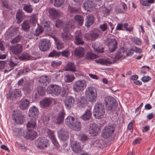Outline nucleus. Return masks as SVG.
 <instances>
[{"instance_id":"56","label":"nucleus","mask_w":155,"mask_h":155,"mask_svg":"<svg viewBox=\"0 0 155 155\" xmlns=\"http://www.w3.org/2000/svg\"><path fill=\"white\" fill-rule=\"evenodd\" d=\"M63 24V22L59 19H57L55 21V26L57 28H60Z\"/></svg>"},{"instance_id":"44","label":"nucleus","mask_w":155,"mask_h":155,"mask_svg":"<svg viewBox=\"0 0 155 155\" xmlns=\"http://www.w3.org/2000/svg\"><path fill=\"white\" fill-rule=\"evenodd\" d=\"M97 56L91 52H88L86 55V57L87 59H94L97 58Z\"/></svg>"},{"instance_id":"52","label":"nucleus","mask_w":155,"mask_h":155,"mask_svg":"<svg viewBox=\"0 0 155 155\" xmlns=\"http://www.w3.org/2000/svg\"><path fill=\"white\" fill-rule=\"evenodd\" d=\"M44 31L43 28L41 27H38L35 30V33L34 35L36 36H38L42 33Z\"/></svg>"},{"instance_id":"49","label":"nucleus","mask_w":155,"mask_h":155,"mask_svg":"<svg viewBox=\"0 0 155 155\" xmlns=\"http://www.w3.org/2000/svg\"><path fill=\"white\" fill-rule=\"evenodd\" d=\"M64 2V0H55L54 5L56 7H60L62 5Z\"/></svg>"},{"instance_id":"7","label":"nucleus","mask_w":155,"mask_h":155,"mask_svg":"<svg viewBox=\"0 0 155 155\" xmlns=\"http://www.w3.org/2000/svg\"><path fill=\"white\" fill-rule=\"evenodd\" d=\"M115 128L113 126H108L104 128L102 133V136L105 138L111 136Z\"/></svg>"},{"instance_id":"14","label":"nucleus","mask_w":155,"mask_h":155,"mask_svg":"<svg viewBox=\"0 0 155 155\" xmlns=\"http://www.w3.org/2000/svg\"><path fill=\"white\" fill-rule=\"evenodd\" d=\"M59 137L62 141H65L68 139L69 137L68 131L64 129H61L58 130Z\"/></svg>"},{"instance_id":"54","label":"nucleus","mask_w":155,"mask_h":155,"mask_svg":"<svg viewBox=\"0 0 155 155\" xmlns=\"http://www.w3.org/2000/svg\"><path fill=\"white\" fill-rule=\"evenodd\" d=\"M21 96V91L20 90L17 89L15 90L14 97L16 98L18 97H20Z\"/></svg>"},{"instance_id":"18","label":"nucleus","mask_w":155,"mask_h":155,"mask_svg":"<svg viewBox=\"0 0 155 155\" xmlns=\"http://www.w3.org/2000/svg\"><path fill=\"white\" fill-rule=\"evenodd\" d=\"M117 43L115 39H111L108 43V46L110 52L115 51L117 48Z\"/></svg>"},{"instance_id":"17","label":"nucleus","mask_w":155,"mask_h":155,"mask_svg":"<svg viewBox=\"0 0 155 155\" xmlns=\"http://www.w3.org/2000/svg\"><path fill=\"white\" fill-rule=\"evenodd\" d=\"M36 117L31 118L26 124L28 130H31L36 128Z\"/></svg>"},{"instance_id":"28","label":"nucleus","mask_w":155,"mask_h":155,"mask_svg":"<svg viewBox=\"0 0 155 155\" xmlns=\"http://www.w3.org/2000/svg\"><path fill=\"white\" fill-rule=\"evenodd\" d=\"M87 101L85 97L83 96H80L78 98L77 104L81 107H84L86 106Z\"/></svg>"},{"instance_id":"57","label":"nucleus","mask_w":155,"mask_h":155,"mask_svg":"<svg viewBox=\"0 0 155 155\" xmlns=\"http://www.w3.org/2000/svg\"><path fill=\"white\" fill-rule=\"evenodd\" d=\"M124 53L127 56H131L133 54L134 50L133 48L130 49L128 51H124Z\"/></svg>"},{"instance_id":"31","label":"nucleus","mask_w":155,"mask_h":155,"mask_svg":"<svg viewBox=\"0 0 155 155\" xmlns=\"http://www.w3.org/2000/svg\"><path fill=\"white\" fill-rule=\"evenodd\" d=\"M75 120L76 119L74 117L69 116L65 120V124L70 127Z\"/></svg>"},{"instance_id":"21","label":"nucleus","mask_w":155,"mask_h":155,"mask_svg":"<svg viewBox=\"0 0 155 155\" xmlns=\"http://www.w3.org/2000/svg\"><path fill=\"white\" fill-rule=\"evenodd\" d=\"M81 127V122L77 119H76L75 121L70 127L73 130L76 131L80 130Z\"/></svg>"},{"instance_id":"64","label":"nucleus","mask_w":155,"mask_h":155,"mask_svg":"<svg viewBox=\"0 0 155 155\" xmlns=\"http://www.w3.org/2000/svg\"><path fill=\"white\" fill-rule=\"evenodd\" d=\"M75 38H82V34L80 31H77L75 33Z\"/></svg>"},{"instance_id":"42","label":"nucleus","mask_w":155,"mask_h":155,"mask_svg":"<svg viewBox=\"0 0 155 155\" xmlns=\"http://www.w3.org/2000/svg\"><path fill=\"white\" fill-rule=\"evenodd\" d=\"M74 79V77L72 75L68 74L66 75L64 77V80L66 82H70L73 81Z\"/></svg>"},{"instance_id":"32","label":"nucleus","mask_w":155,"mask_h":155,"mask_svg":"<svg viewBox=\"0 0 155 155\" xmlns=\"http://www.w3.org/2000/svg\"><path fill=\"white\" fill-rule=\"evenodd\" d=\"M65 71H70L73 72L76 71L75 67L74 64L72 62H69L66 65L65 69Z\"/></svg>"},{"instance_id":"12","label":"nucleus","mask_w":155,"mask_h":155,"mask_svg":"<svg viewBox=\"0 0 155 155\" xmlns=\"http://www.w3.org/2000/svg\"><path fill=\"white\" fill-rule=\"evenodd\" d=\"M89 133L92 136H96L100 130L99 127L96 124L93 123L89 125Z\"/></svg>"},{"instance_id":"29","label":"nucleus","mask_w":155,"mask_h":155,"mask_svg":"<svg viewBox=\"0 0 155 155\" xmlns=\"http://www.w3.org/2000/svg\"><path fill=\"white\" fill-rule=\"evenodd\" d=\"M49 13L50 16L53 18L57 17L59 14L58 11L54 8H50L49 10Z\"/></svg>"},{"instance_id":"58","label":"nucleus","mask_w":155,"mask_h":155,"mask_svg":"<svg viewBox=\"0 0 155 155\" xmlns=\"http://www.w3.org/2000/svg\"><path fill=\"white\" fill-rule=\"evenodd\" d=\"M50 138L51 140L53 143L55 147H58V146L59 144L57 141L54 136H53V137H50Z\"/></svg>"},{"instance_id":"15","label":"nucleus","mask_w":155,"mask_h":155,"mask_svg":"<svg viewBox=\"0 0 155 155\" xmlns=\"http://www.w3.org/2000/svg\"><path fill=\"white\" fill-rule=\"evenodd\" d=\"M74 101L73 98L71 96L66 97L64 101L65 106L68 109H70L74 103Z\"/></svg>"},{"instance_id":"27","label":"nucleus","mask_w":155,"mask_h":155,"mask_svg":"<svg viewBox=\"0 0 155 155\" xmlns=\"http://www.w3.org/2000/svg\"><path fill=\"white\" fill-rule=\"evenodd\" d=\"M64 113L63 112H61L55 119L54 120V122L58 124H60L62 123L64 121Z\"/></svg>"},{"instance_id":"60","label":"nucleus","mask_w":155,"mask_h":155,"mask_svg":"<svg viewBox=\"0 0 155 155\" xmlns=\"http://www.w3.org/2000/svg\"><path fill=\"white\" fill-rule=\"evenodd\" d=\"M37 15L36 14H33L31 15L30 20L33 23H35L37 21Z\"/></svg>"},{"instance_id":"61","label":"nucleus","mask_w":155,"mask_h":155,"mask_svg":"<svg viewBox=\"0 0 155 155\" xmlns=\"http://www.w3.org/2000/svg\"><path fill=\"white\" fill-rule=\"evenodd\" d=\"M102 12L105 15H108L110 13V10L105 7H102Z\"/></svg>"},{"instance_id":"10","label":"nucleus","mask_w":155,"mask_h":155,"mask_svg":"<svg viewBox=\"0 0 155 155\" xmlns=\"http://www.w3.org/2000/svg\"><path fill=\"white\" fill-rule=\"evenodd\" d=\"M14 113L15 118H14V120H15V122L18 124H22L24 122L25 115H23L19 110H14Z\"/></svg>"},{"instance_id":"38","label":"nucleus","mask_w":155,"mask_h":155,"mask_svg":"<svg viewBox=\"0 0 155 155\" xmlns=\"http://www.w3.org/2000/svg\"><path fill=\"white\" fill-rule=\"evenodd\" d=\"M39 82L41 84L47 85L49 83V81L48 80V77L46 76H41L39 80Z\"/></svg>"},{"instance_id":"25","label":"nucleus","mask_w":155,"mask_h":155,"mask_svg":"<svg viewBox=\"0 0 155 155\" xmlns=\"http://www.w3.org/2000/svg\"><path fill=\"white\" fill-rule=\"evenodd\" d=\"M74 54L77 57H82L84 54V49L81 47L76 48L74 52Z\"/></svg>"},{"instance_id":"51","label":"nucleus","mask_w":155,"mask_h":155,"mask_svg":"<svg viewBox=\"0 0 155 155\" xmlns=\"http://www.w3.org/2000/svg\"><path fill=\"white\" fill-rule=\"evenodd\" d=\"M20 58L22 60H31L32 59L31 57L28 53H24Z\"/></svg>"},{"instance_id":"33","label":"nucleus","mask_w":155,"mask_h":155,"mask_svg":"<svg viewBox=\"0 0 155 155\" xmlns=\"http://www.w3.org/2000/svg\"><path fill=\"white\" fill-rule=\"evenodd\" d=\"M91 111L89 110H87L81 118L85 121L89 120L91 117Z\"/></svg>"},{"instance_id":"22","label":"nucleus","mask_w":155,"mask_h":155,"mask_svg":"<svg viewBox=\"0 0 155 155\" xmlns=\"http://www.w3.org/2000/svg\"><path fill=\"white\" fill-rule=\"evenodd\" d=\"M111 61L109 58L101 59L99 60H96V61L97 63H100L102 65H109L112 63H113L114 60L112 59Z\"/></svg>"},{"instance_id":"23","label":"nucleus","mask_w":155,"mask_h":155,"mask_svg":"<svg viewBox=\"0 0 155 155\" xmlns=\"http://www.w3.org/2000/svg\"><path fill=\"white\" fill-rule=\"evenodd\" d=\"M86 20L85 25L87 27H89L93 23L94 18L93 15H89L86 16Z\"/></svg>"},{"instance_id":"46","label":"nucleus","mask_w":155,"mask_h":155,"mask_svg":"<svg viewBox=\"0 0 155 155\" xmlns=\"http://www.w3.org/2000/svg\"><path fill=\"white\" fill-rule=\"evenodd\" d=\"M62 64V62L60 61H54L51 64V66L54 68H56L59 67Z\"/></svg>"},{"instance_id":"59","label":"nucleus","mask_w":155,"mask_h":155,"mask_svg":"<svg viewBox=\"0 0 155 155\" xmlns=\"http://www.w3.org/2000/svg\"><path fill=\"white\" fill-rule=\"evenodd\" d=\"M99 28L102 31H105L107 28V24L106 23L100 25Z\"/></svg>"},{"instance_id":"5","label":"nucleus","mask_w":155,"mask_h":155,"mask_svg":"<svg viewBox=\"0 0 155 155\" xmlns=\"http://www.w3.org/2000/svg\"><path fill=\"white\" fill-rule=\"evenodd\" d=\"M106 106L108 110H114L116 108L117 105L115 99L111 97H107L105 98Z\"/></svg>"},{"instance_id":"11","label":"nucleus","mask_w":155,"mask_h":155,"mask_svg":"<svg viewBox=\"0 0 155 155\" xmlns=\"http://www.w3.org/2000/svg\"><path fill=\"white\" fill-rule=\"evenodd\" d=\"M9 50L13 54L19 55L22 51V45L18 44L16 45L11 46L9 47Z\"/></svg>"},{"instance_id":"8","label":"nucleus","mask_w":155,"mask_h":155,"mask_svg":"<svg viewBox=\"0 0 155 155\" xmlns=\"http://www.w3.org/2000/svg\"><path fill=\"white\" fill-rule=\"evenodd\" d=\"M51 47L50 41L46 39L41 40L39 44L40 49L42 51H45L49 50Z\"/></svg>"},{"instance_id":"62","label":"nucleus","mask_w":155,"mask_h":155,"mask_svg":"<svg viewBox=\"0 0 155 155\" xmlns=\"http://www.w3.org/2000/svg\"><path fill=\"white\" fill-rule=\"evenodd\" d=\"M132 40L136 45H139L141 44L140 41L137 38L134 37L132 38Z\"/></svg>"},{"instance_id":"1","label":"nucleus","mask_w":155,"mask_h":155,"mask_svg":"<svg viewBox=\"0 0 155 155\" xmlns=\"http://www.w3.org/2000/svg\"><path fill=\"white\" fill-rule=\"evenodd\" d=\"M74 25L69 23H67L63 28V32L61 34V37L64 41H67L73 39V36L70 32L72 31L75 28Z\"/></svg>"},{"instance_id":"19","label":"nucleus","mask_w":155,"mask_h":155,"mask_svg":"<svg viewBox=\"0 0 155 155\" xmlns=\"http://www.w3.org/2000/svg\"><path fill=\"white\" fill-rule=\"evenodd\" d=\"M83 6L85 10L87 11H91L95 8V4L92 1L88 0L84 2Z\"/></svg>"},{"instance_id":"34","label":"nucleus","mask_w":155,"mask_h":155,"mask_svg":"<svg viewBox=\"0 0 155 155\" xmlns=\"http://www.w3.org/2000/svg\"><path fill=\"white\" fill-rule=\"evenodd\" d=\"M74 21L79 25L81 26L82 25L84 21V18L81 16L78 15H76L74 16Z\"/></svg>"},{"instance_id":"39","label":"nucleus","mask_w":155,"mask_h":155,"mask_svg":"<svg viewBox=\"0 0 155 155\" xmlns=\"http://www.w3.org/2000/svg\"><path fill=\"white\" fill-rule=\"evenodd\" d=\"M92 47L97 52L103 53V48H102L101 49L99 47L98 44L96 43H94L92 44Z\"/></svg>"},{"instance_id":"40","label":"nucleus","mask_w":155,"mask_h":155,"mask_svg":"<svg viewBox=\"0 0 155 155\" xmlns=\"http://www.w3.org/2000/svg\"><path fill=\"white\" fill-rule=\"evenodd\" d=\"M125 54L124 52V51L123 50H120L116 55V58L117 59L121 58L123 59L125 57Z\"/></svg>"},{"instance_id":"13","label":"nucleus","mask_w":155,"mask_h":155,"mask_svg":"<svg viewBox=\"0 0 155 155\" xmlns=\"http://www.w3.org/2000/svg\"><path fill=\"white\" fill-rule=\"evenodd\" d=\"M23 136L27 139L34 140L37 137V134L36 132L32 130H28L27 131L24 132Z\"/></svg>"},{"instance_id":"9","label":"nucleus","mask_w":155,"mask_h":155,"mask_svg":"<svg viewBox=\"0 0 155 155\" xmlns=\"http://www.w3.org/2000/svg\"><path fill=\"white\" fill-rule=\"evenodd\" d=\"M48 140L45 137H39L36 142L37 147L39 149H44L47 147Z\"/></svg>"},{"instance_id":"63","label":"nucleus","mask_w":155,"mask_h":155,"mask_svg":"<svg viewBox=\"0 0 155 155\" xmlns=\"http://www.w3.org/2000/svg\"><path fill=\"white\" fill-rule=\"evenodd\" d=\"M151 79L150 77L149 76H143L141 80L144 82L148 81Z\"/></svg>"},{"instance_id":"36","label":"nucleus","mask_w":155,"mask_h":155,"mask_svg":"<svg viewBox=\"0 0 155 155\" xmlns=\"http://www.w3.org/2000/svg\"><path fill=\"white\" fill-rule=\"evenodd\" d=\"M24 15L23 12L19 11L16 13V18L18 20L17 22L20 23L24 18Z\"/></svg>"},{"instance_id":"26","label":"nucleus","mask_w":155,"mask_h":155,"mask_svg":"<svg viewBox=\"0 0 155 155\" xmlns=\"http://www.w3.org/2000/svg\"><path fill=\"white\" fill-rule=\"evenodd\" d=\"M30 104V102L27 99L21 101L19 105L20 108L22 110L26 109Z\"/></svg>"},{"instance_id":"24","label":"nucleus","mask_w":155,"mask_h":155,"mask_svg":"<svg viewBox=\"0 0 155 155\" xmlns=\"http://www.w3.org/2000/svg\"><path fill=\"white\" fill-rule=\"evenodd\" d=\"M51 104V101L49 98H46L40 102V105L42 108L49 106Z\"/></svg>"},{"instance_id":"50","label":"nucleus","mask_w":155,"mask_h":155,"mask_svg":"<svg viewBox=\"0 0 155 155\" xmlns=\"http://www.w3.org/2000/svg\"><path fill=\"white\" fill-rule=\"evenodd\" d=\"M74 43L75 44L77 45H82L84 44L82 38H76Z\"/></svg>"},{"instance_id":"55","label":"nucleus","mask_w":155,"mask_h":155,"mask_svg":"<svg viewBox=\"0 0 155 155\" xmlns=\"http://www.w3.org/2000/svg\"><path fill=\"white\" fill-rule=\"evenodd\" d=\"M19 28L16 27L13 29L10 32V35L11 36H14L16 35L18 31Z\"/></svg>"},{"instance_id":"41","label":"nucleus","mask_w":155,"mask_h":155,"mask_svg":"<svg viewBox=\"0 0 155 155\" xmlns=\"http://www.w3.org/2000/svg\"><path fill=\"white\" fill-rule=\"evenodd\" d=\"M37 91L38 94L41 96L45 95L46 92V89L43 87L39 86L38 87Z\"/></svg>"},{"instance_id":"2","label":"nucleus","mask_w":155,"mask_h":155,"mask_svg":"<svg viewBox=\"0 0 155 155\" xmlns=\"http://www.w3.org/2000/svg\"><path fill=\"white\" fill-rule=\"evenodd\" d=\"M105 113L104 105L100 102H97L94 106L93 111L94 116L96 119H100L103 118Z\"/></svg>"},{"instance_id":"6","label":"nucleus","mask_w":155,"mask_h":155,"mask_svg":"<svg viewBox=\"0 0 155 155\" xmlns=\"http://www.w3.org/2000/svg\"><path fill=\"white\" fill-rule=\"evenodd\" d=\"M47 92L49 93L58 96L60 94L62 91L61 87L58 85H52L48 86L47 88Z\"/></svg>"},{"instance_id":"47","label":"nucleus","mask_w":155,"mask_h":155,"mask_svg":"<svg viewBox=\"0 0 155 155\" xmlns=\"http://www.w3.org/2000/svg\"><path fill=\"white\" fill-rule=\"evenodd\" d=\"M61 52H57L55 51H53L50 53L48 56L51 57H58L61 54Z\"/></svg>"},{"instance_id":"30","label":"nucleus","mask_w":155,"mask_h":155,"mask_svg":"<svg viewBox=\"0 0 155 155\" xmlns=\"http://www.w3.org/2000/svg\"><path fill=\"white\" fill-rule=\"evenodd\" d=\"M30 22L26 20L23 21L21 24V29L24 31L27 32L29 31L30 28Z\"/></svg>"},{"instance_id":"37","label":"nucleus","mask_w":155,"mask_h":155,"mask_svg":"<svg viewBox=\"0 0 155 155\" xmlns=\"http://www.w3.org/2000/svg\"><path fill=\"white\" fill-rule=\"evenodd\" d=\"M45 28H46L47 30L48 31L52 30L53 28L54 27V25L51 24L49 21H45L44 23Z\"/></svg>"},{"instance_id":"4","label":"nucleus","mask_w":155,"mask_h":155,"mask_svg":"<svg viewBox=\"0 0 155 155\" xmlns=\"http://www.w3.org/2000/svg\"><path fill=\"white\" fill-rule=\"evenodd\" d=\"M87 86V83L84 80H78L75 82L73 87V90L76 92L83 91Z\"/></svg>"},{"instance_id":"16","label":"nucleus","mask_w":155,"mask_h":155,"mask_svg":"<svg viewBox=\"0 0 155 155\" xmlns=\"http://www.w3.org/2000/svg\"><path fill=\"white\" fill-rule=\"evenodd\" d=\"M71 147L73 152L76 153H80L82 152V147L78 143L75 142L72 143Z\"/></svg>"},{"instance_id":"48","label":"nucleus","mask_w":155,"mask_h":155,"mask_svg":"<svg viewBox=\"0 0 155 155\" xmlns=\"http://www.w3.org/2000/svg\"><path fill=\"white\" fill-rule=\"evenodd\" d=\"M21 37L20 35H18L10 41L12 44H15L17 43L18 42L21 41Z\"/></svg>"},{"instance_id":"53","label":"nucleus","mask_w":155,"mask_h":155,"mask_svg":"<svg viewBox=\"0 0 155 155\" xmlns=\"http://www.w3.org/2000/svg\"><path fill=\"white\" fill-rule=\"evenodd\" d=\"M23 90L27 93H29L31 91L30 84L28 83L27 84H25Z\"/></svg>"},{"instance_id":"20","label":"nucleus","mask_w":155,"mask_h":155,"mask_svg":"<svg viewBox=\"0 0 155 155\" xmlns=\"http://www.w3.org/2000/svg\"><path fill=\"white\" fill-rule=\"evenodd\" d=\"M38 114V110L36 107L33 106L30 108L28 113L29 116L30 117H31V118L36 117L37 119Z\"/></svg>"},{"instance_id":"3","label":"nucleus","mask_w":155,"mask_h":155,"mask_svg":"<svg viewBox=\"0 0 155 155\" xmlns=\"http://www.w3.org/2000/svg\"><path fill=\"white\" fill-rule=\"evenodd\" d=\"M85 94L88 101L92 103L96 101L97 93L94 87H90L87 88L85 91Z\"/></svg>"},{"instance_id":"43","label":"nucleus","mask_w":155,"mask_h":155,"mask_svg":"<svg viewBox=\"0 0 155 155\" xmlns=\"http://www.w3.org/2000/svg\"><path fill=\"white\" fill-rule=\"evenodd\" d=\"M23 9L25 11L28 13H31L33 10L32 6L30 5H25Z\"/></svg>"},{"instance_id":"45","label":"nucleus","mask_w":155,"mask_h":155,"mask_svg":"<svg viewBox=\"0 0 155 155\" xmlns=\"http://www.w3.org/2000/svg\"><path fill=\"white\" fill-rule=\"evenodd\" d=\"M56 48L58 50L61 49L64 47V46L61 41L57 39H55Z\"/></svg>"},{"instance_id":"35","label":"nucleus","mask_w":155,"mask_h":155,"mask_svg":"<svg viewBox=\"0 0 155 155\" xmlns=\"http://www.w3.org/2000/svg\"><path fill=\"white\" fill-rule=\"evenodd\" d=\"M101 34L100 31L98 29H95L91 31L90 35L93 39H95L98 38Z\"/></svg>"}]
</instances>
